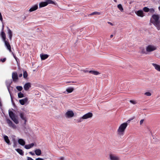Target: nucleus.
I'll use <instances>...</instances> for the list:
<instances>
[{"mask_svg":"<svg viewBox=\"0 0 160 160\" xmlns=\"http://www.w3.org/2000/svg\"><path fill=\"white\" fill-rule=\"evenodd\" d=\"M159 16L158 15L153 14L152 16L151 22L155 26L158 30L160 29V21L159 20Z\"/></svg>","mask_w":160,"mask_h":160,"instance_id":"f257e3e1","label":"nucleus"},{"mask_svg":"<svg viewBox=\"0 0 160 160\" xmlns=\"http://www.w3.org/2000/svg\"><path fill=\"white\" fill-rule=\"evenodd\" d=\"M128 124L127 122L122 123L119 127L117 131L118 134L120 136H123Z\"/></svg>","mask_w":160,"mask_h":160,"instance_id":"f03ea898","label":"nucleus"},{"mask_svg":"<svg viewBox=\"0 0 160 160\" xmlns=\"http://www.w3.org/2000/svg\"><path fill=\"white\" fill-rule=\"evenodd\" d=\"M51 4L56 5V3L51 0H45V2H42L39 4V8H40L44 7L47 6L48 4Z\"/></svg>","mask_w":160,"mask_h":160,"instance_id":"7ed1b4c3","label":"nucleus"},{"mask_svg":"<svg viewBox=\"0 0 160 160\" xmlns=\"http://www.w3.org/2000/svg\"><path fill=\"white\" fill-rule=\"evenodd\" d=\"M157 49V47L152 44L148 45L146 48V51L148 52H153L156 50Z\"/></svg>","mask_w":160,"mask_h":160,"instance_id":"20e7f679","label":"nucleus"},{"mask_svg":"<svg viewBox=\"0 0 160 160\" xmlns=\"http://www.w3.org/2000/svg\"><path fill=\"white\" fill-rule=\"evenodd\" d=\"M9 115L11 119L16 124L19 123L18 120L16 118L15 115L13 112L10 111L9 112Z\"/></svg>","mask_w":160,"mask_h":160,"instance_id":"39448f33","label":"nucleus"},{"mask_svg":"<svg viewBox=\"0 0 160 160\" xmlns=\"http://www.w3.org/2000/svg\"><path fill=\"white\" fill-rule=\"evenodd\" d=\"M6 122L8 124V126L10 127L11 128L14 129H15L17 128L16 125L9 119H7L6 120Z\"/></svg>","mask_w":160,"mask_h":160,"instance_id":"423d86ee","label":"nucleus"},{"mask_svg":"<svg viewBox=\"0 0 160 160\" xmlns=\"http://www.w3.org/2000/svg\"><path fill=\"white\" fill-rule=\"evenodd\" d=\"M74 115V113L72 110H68L65 113V117L68 118L72 117Z\"/></svg>","mask_w":160,"mask_h":160,"instance_id":"0eeeda50","label":"nucleus"},{"mask_svg":"<svg viewBox=\"0 0 160 160\" xmlns=\"http://www.w3.org/2000/svg\"><path fill=\"white\" fill-rule=\"evenodd\" d=\"M109 158L110 160H120V157L114 154H110Z\"/></svg>","mask_w":160,"mask_h":160,"instance_id":"6e6552de","label":"nucleus"},{"mask_svg":"<svg viewBox=\"0 0 160 160\" xmlns=\"http://www.w3.org/2000/svg\"><path fill=\"white\" fill-rule=\"evenodd\" d=\"M93 114L91 112H88L86 113L82 117V118L83 119H87L89 118H91L92 117Z\"/></svg>","mask_w":160,"mask_h":160,"instance_id":"1a4fd4ad","label":"nucleus"},{"mask_svg":"<svg viewBox=\"0 0 160 160\" xmlns=\"http://www.w3.org/2000/svg\"><path fill=\"white\" fill-rule=\"evenodd\" d=\"M12 78L14 82H16L18 79L17 73L16 72H13L12 74Z\"/></svg>","mask_w":160,"mask_h":160,"instance_id":"9d476101","label":"nucleus"},{"mask_svg":"<svg viewBox=\"0 0 160 160\" xmlns=\"http://www.w3.org/2000/svg\"><path fill=\"white\" fill-rule=\"evenodd\" d=\"M31 87V83L29 82L27 83L24 85V88L25 91H28Z\"/></svg>","mask_w":160,"mask_h":160,"instance_id":"9b49d317","label":"nucleus"},{"mask_svg":"<svg viewBox=\"0 0 160 160\" xmlns=\"http://www.w3.org/2000/svg\"><path fill=\"white\" fill-rule=\"evenodd\" d=\"M136 13L138 16L142 17L144 16L143 12L142 10H139L136 12Z\"/></svg>","mask_w":160,"mask_h":160,"instance_id":"f8f14e48","label":"nucleus"},{"mask_svg":"<svg viewBox=\"0 0 160 160\" xmlns=\"http://www.w3.org/2000/svg\"><path fill=\"white\" fill-rule=\"evenodd\" d=\"M28 100V98H26L23 99L19 100V102L21 105H23L27 102Z\"/></svg>","mask_w":160,"mask_h":160,"instance_id":"ddd939ff","label":"nucleus"},{"mask_svg":"<svg viewBox=\"0 0 160 160\" xmlns=\"http://www.w3.org/2000/svg\"><path fill=\"white\" fill-rule=\"evenodd\" d=\"M20 116L21 118L24 121V124H26L27 120L25 116H24V113L23 112L20 113Z\"/></svg>","mask_w":160,"mask_h":160,"instance_id":"4468645a","label":"nucleus"},{"mask_svg":"<svg viewBox=\"0 0 160 160\" xmlns=\"http://www.w3.org/2000/svg\"><path fill=\"white\" fill-rule=\"evenodd\" d=\"M38 8V5L35 4L29 10V12H32L36 10Z\"/></svg>","mask_w":160,"mask_h":160,"instance_id":"2eb2a0df","label":"nucleus"},{"mask_svg":"<svg viewBox=\"0 0 160 160\" xmlns=\"http://www.w3.org/2000/svg\"><path fill=\"white\" fill-rule=\"evenodd\" d=\"M5 45L7 47V49L10 52L11 51V46L8 42L6 41H4Z\"/></svg>","mask_w":160,"mask_h":160,"instance_id":"dca6fc26","label":"nucleus"},{"mask_svg":"<svg viewBox=\"0 0 160 160\" xmlns=\"http://www.w3.org/2000/svg\"><path fill=\"white\" fill-rule=\"evenodd\" d=\"M152 66L154 67L155 69L160 72V65L156 63H152Z\"/></svg>","mask_w":160,"mask_h":160,"instance_id":"f3484780","label":"nucleus"},{"mask_svg":"<svg viewBox=\"0 0 160 160\" xmlns=\"http://www.w3.org/2000/svg\"><path fill=\"white\" fill-rule=\"evenodd\" d=\"M8 30V34L9 35V38L10 40H11L12 37V32L11 30L8 28L7 27Z\"/></svg>","mask_w":160,"mask_h":160,"instance_id":"a211bd4d","label":"nucleus"},{"mask_svg":"<svg viewBox=\"0 0 160 160\" xmlns=\"http://www.w3.org/2000/svg\"><path fill=\"white\" fill-rule=\"evenodd\" d=\"M4 138L5 142L8 144L10 145V141L8 137L7 136H4Z\"/></svg>","mask_w":160,"mask_h":160,"instance_id":"6ab92c4d","label":"nucleus"},{"mask_svg":"<svg viewBox=\"0 0 160 160\" xmlns=\"http://www.w3.org/2000/svg\"><path fill=\"white\" fill-rule=\"evenodd\" d=\"M89 72L95 75H97L100 74L98 72L93 70H90L89 71Z\"/></svg>","mask_w":160,"mask_h":160,"instance_id":"aec40b11","label":"nucleus"},{"mask_svg":"<svg viewBox=\"0 0 160 160\" xmlns=\"http://www.w3.org/2000/svg\"><path fill=\"white\" fill-rule=\"evenodd\" d=\"M18 143L22 146H24L25 145V142L24 140L22 139H19L18 140Z\"/></svg>","mask_w":160,"mask_h":160,"instance_id":"412c9836","label":"nucleus"},{"mask_svg":"<svg viewBox=\"0 0 160 160\" xmlns=\"http://www.w3.org/2000/svg\"><path fill=\"white\" fill-rule=\"evenodd\" d=\"M34 144L33 143H32L28 145H26L25 146V148L26 149H29L34 146Z\"/></svg>","mask_w":160,"mask_h":160,"instance_id":"4be33fe9","label":"nucleus"},{"mask_svg":"<svg viewBox=\"0 0 160 160\" xmlns=\"http://www.w3.org/2000/svg\"><path fill=\"white\" fill-rule=\"evenodd\" d=\"M40 57L42 60H44L48 58V55L47 54H42L40 55Z\"/></svg>","mask_w":160,"mask_h":160,"instance_id":"5701e85b","label":"nucleus"},{"mask_svg":"<svg viewBox=\"0 0 160 160\" xmlns=\"http://www.w3.org/2000/svg\"><path fill=\"white\" fill-rule=\"evenodd\" d=\"M16 150L18 152L20 155L23 156L24 155V152L21 149L19 148H17L16 149Z\"/></svg>","mask_w":160,"mask_h":160,"instance_id":"b1692460","label":"nucleus"},{"mask_svg":"<svg viewBox=\"0 0 160 160\" xmlns=\"http://www.w3.org/2000/svg\"><path fill=\"white\" fill-rule=\"evenodd\" d=\"M35 154L38 156H40L41 154V151L39 149H37L35 150Z\"/></svg>","mask_w":160,"mask_h":160,"instance_id":"393cba45","label":"nucleus"},{"mask_svg":"<svg viewBox=\"0 0 160 160\" xmlns=\"http://www.w3.org/2000/svg\"><path fill=\"white\" fill-rule=\"evenodd\" d=\"M1 36L2 37L3 41H6V34L3 31H2L1 34Z\"/></svg>","mask_w":160,"mask_h":160,"instance_id":"a878e982","label":"nucleus"},{"mask_svg":"<svg viewBox=\"0 0 160 160\" xmlns=\"http://www.w3.org/2000/svg\"><path fill=\"white\" fill-rule=\"evenodd\" d=\"M74 90V88H68L66 89V91L68 93L72 92Z\"/></svg>","mask_w":160,"mask_h":160,"instance_id":"bb28decb","label":"nucleus"},{"mask_svg":"<svg viewBox=\"0 0 160 160\" xmlns=\"http://www.w3.org/2000/svg\"><path fill=\"white\" fill-rule=\"evenodd\" d=\"M118 8L120 10L121 12H122L123 10V9L121 4H119L118 5Z\"/></svg>","mask_w":160,"mask_h":160,"instance_id":"cd10ccee","label":"nucleus"},{"mask_svg":"<svg viewBox=\"0 0 160 160\" xmlns=\"http://www.w3.org/2000/svg\"><path fill=\"white\" fill-rule=\"evenodd\" d=\"M18 97L19 98H22L24 97V94L20 92L18 93Z\"/></svg>","mask_w":160,"mask_h":160,"instance_id":"c85d7f7f","label":"nucleus"},{"mask_svg":"<svg viewBox=\"0 0 160 160\" xmlns=\"http://www.w3.org/2000/svg\"><path fill=\"white\" fill-rule=\"evenodd\" d=\"M28 76V73L26 71H24L23 73V77L25 78H26Z\"/></svg>","mask_w":160,"mask_h":160,"instance_id":"c756f323","label":"nucleus"},{"mask_svg":"<svg viewBox=\"0 0 160 160\" xmlns=\"http://www.w3.org/2000/svg\"><path fill=\"white\" fill-rule=\"evenodd\" d=\"M17 89L19 91H21L22 90V87L21 86H17L16 87Z\"/></svg>","mask_w":160,"mask_h":160,"instance_id":"7c9ffc66","label":"nucleus"},{"mask_svg":"<svg viewBox=\"0 0 160 160\" xmlns=\"http://www.w3.org/2000/svg\"><path fill=\"white\" fill-rule=\"evenodd\" d=\"M101 14V13L99 12H93L92 13H91L90 15H100Z\"/></svg>","mask_w":160,"mask_h":160,"instance_id":"2f4dec72","label":"nucleus"},{"mask_svg":"<svg viewBox=\"0 0 160 160\" xmlns=\"http://www.w3.org/2000/svg\"><path fill=\"white\" fill-rule=\"evenodd\" d=\"M143 10L145 12H148L149 11V9L146 7H145L143 8Z\"/></svg>","mask_w":160,"mask_h":160,"instance_id":"473e14b6","label":"nucleus"},{"mask_svg":"<svg viewBox=\"0 0 160 160\" xmlns=\"http://www.w3.org/2000/svg\"><path fill=\"white\" fill-rule=\"evenodd\" d=\"M144 95L147 96H151V94L149 92H147L144 93Z\"/></svg>","mask_w":160,"mask_h":160,"instance_id":"72a5a7b5","label":"nucleus"},{"mask_svg":"<svg viewBox=\"0 0 160 160\" xmlns=\"http://www.w3.org/2000/svg\"><path fill=\"white\" fill-rule=\"evenodd\" d=\"M141 53L142 54H146L147 53L145 51L144 48H142V49Z\"/></svg>","mask_w":160,"mask_h":160,"instance_id":"f704fd0d","label":"nucleus"},{"mask_svg":"<svg viewBox=\"0 0 160 160\" xmlns=\"http://www.w3.org/2000/svg\"><path fill=\"white\" fill-rule=\"evenodd\" d=\"M130 102L133 104H135L137 103V102L134 100H130Z\"/></svg>","mask_w":160,"mask_h":160,"instance_id":"c9c22d12","label":"nucleus"},{"mask_svg":"<svg viewBox=\"0 0 160 160\" xmlns=\"http://www.w3.org/2000/svg\"><path fill=\"white\" fill-rule=\"evenodd\" d=\"M149 11L150 12L152 13H153L155 11L153 8H150L149 9Z\"/></svg>","mask_w":160,"mask_h":160,"instance_id":"e433bc0d","label":"nucleus"},{"mask_svg":"<svg viewBox=\"0 0 160 160\" xmlns=\"http://www.w3.org/2000/svg\"><path fill=\"white\" fill-rule=\"evenodd\" d=\"M0 20L2 22V21H3V18H2V14L0 12Z\"/></svg>","mask_w":160,"mask_h":160,"instance_id":"4c0bfd02","label":"nucleus"},{"mask_svg":"<svg viewBox=\"0 0 160 160\" xmlns=\"http://www.w3.org/2000/svg\"><path fill=\"white\" fill-rule=\"evenodd\" d=\"M6 60V58H4L2 59H0V61H2V62H4Z\"/></svg>","mask_w":160,"mask_h":160,"instance_id":"58836bf2","label":"nucleus"},{"mask_svg":"<svg viewBox=\"0 0 160 160\" xmlns=\"http://www.w3.org/2000/svg\"><path fill=\"white\" fill-rule=\"evenodd\" d=\"M81 71H82L83 72H85V73H86L87 72H89V71H88V70H81Z\"/></svg>","mask_w":160,"mask_h":160,"instance_id":"ea45409f","label":"nucleus"},{"mask_svg":"<svg viewBox=\"0 0 160 160\" xmlns=\"http://www.w3.org/2000/svg\"><path fill=\"white\" fill-rule=\"evenodd\" d=\"M82 117L80 118L78 120V122H81L82 121Z\"/></svg>","mask_w":160,"mask_h":160,"instance_id":"a19ab883","label":"nucleus"},{"mask_svg":"<svg viewBox=\"0 0 160 160\" xmlns=\"http://www.w3.org/2000/svg\"><path fill=\"white\" fill-rule=\"evenodd\" d=\"M16 142L14 140V145H13V147H16Z\"/></svg>","mask_w":160,"mask_h":160,"instance_id":"79ce46f5","label":"nucleus"},{"mask_svg":"<svg viewBox=\"0 0 160 160\" xmlns=\"http://www.w3.org/2000/svg\"><path fill=\"white\" fill-rule=\"evenodd\" d=\"M143 121H144L143 119H142L141 120V121H140V125H142V124L143 123Z\"/></svg>","mask_w":160,"mask_h":160,"instance_id":"37998d69","label":"nucleus"},{"mask_svg":"<svg viewBox=\"0 0 160 160\" xmlns=\"http://www.w3.org/2000/svg\"><path fill=\"white\" fill-rule=\"evenodd\" d=\"M29 153L31 154V155H35V154L34 152H29Z\"/></svg>","mask_w":160,"mask_h":160,"instance_id":"c03bdc74","label":"nucleus"},{"mask_svg":"<svg viewBox=\"0 0 160 160\" xmlns=\"http://www.w3.org/2000/svg\"><path fill=\"white\" fill-rule=\"evenodd\" d=\"M36 160H44V159L42 158H38L36 159Z\"/></svg>","mask_w":160,"mask_h":160,"instance_id":"a18cd8bd","label":"nucleus"},{"mask_svg":"<svg viewBox=\"0 0 160 160\" xmlns=\"http://www.w3.org/2000/svg\"><path fill=\"white\" fill-rule=\"evenodd\" d=\"M59 160H64V158L63 157H61L60 158Z\"/></svg>","mask_w":160,"mask_h":160,"instance_id":"49530a36","label":"nucleus"},{"mask_svg":"<svg viewBox=\"0 0 160 160\" xmlns=\"http://www.w3.org/2000/svg\"><path fill=\"white\" fill-rule=\"evenodd\" d=\"M28 160H34L30 157H28Z\"/></svg>","mask_w":160,"mask_h":160,"instance_id":"de8ad7c7","label":"nucleus"},{"mask_svg":"<svg viewBox=\"0 0 160 160\" xmlns=\"http://www.w3.org/2000/svg\"><path fill=\"white\" fill-rule=\"evenodd\" d=\"M13 57H14V58L15 59V60H16V61H17V59H18V58H17V57L16 56H15L14 55V54H13Z\"/></svg>","mask_w":160,"mask_h":160,"instance_id":"09e8293b","label":"nucleus"},{"mask_svg":"<svg viewBox=\"0 0 160 160\" xmlns=\"http://www.w3.org/2000/svg\"><path fill=\"white\" fill-rule=\"evenodd\" d=\"M18 76L19 77H21L22 76V74L20 73V74H19L18 75Z\"/></svg>","mask_w":160,"mask_h":160,"instance_id":"8fccbe9b","label":"nucleus"},{"mask_svg":"<svg viewBox=\"0 0 160 160\" xmlns=\"http://www.w3.org/2000/svg\"><path fill=\"white\" fill-rule=\"evenodd\" d=\"M108 23L110 24V25H112V24L111 23V22H108Z\"/></svg>","mask_w":160,"mask_h":160,"instance_id":"3c124183","label":"nucleus"},{"mask_svg":"<svg viewBox=\"0 0 160 160\" xmlns=\"http://www.w3.org/2000/svg\"><path fill=\"white\" fill-rule=\"evenodd\" d=\"M113 35L112 34V35H110V38H112L113 37Z\"/></svg>","mask_w":160,"mask_h":160,"instance_id":"603ef678","label":"nucleus"},{"mask_svg":"<svg viewBox=\"0 0 160 160\" xmlns=\"http://www.w3.org/2000/svg\"><path fill=\"white\" fill-rule=\"evenodd\" d=\"M158 9H159V11H160V7H158Z\"/></svg>","mask_w":160,"mask_h":160,"instance_id":"864d4df0","label":"nucleus"},{"mask_svg":"<svg viewBox=\"0 0 160 160\" xmlns=\"http://www.w3.org/2000/svg\"><path fill=\"white\" fill-rule=\"evenodd\" d=\"M114 1L116 2L117 1L116 0H114Z\"/></svg>","mask_w":160,"mask_h":160,"instance_id":"5fc2aeb1","label":"nucleus"}]
</instances>
